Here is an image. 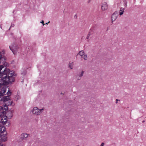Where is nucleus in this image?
Wrapping results in <instances>:
<instances>
[{
    "instance_id": "obj_7",
    "label": "nucleus",
    "mask_w": 146,
    "mask_h": 146,
    "mask_svg": "<svg viewBox=\"0 0 146 146\" xmlns=\"http://www.w3.org/2000/svg\"><path fill=\"white\" fill-rule=\"evenodd\" d=\"M118 12L117 11L114 12L112 15L111 17V20L112 22L115 21L118 16Z\"/></svg>"
},
{
    "instance_id": "obj_1",
    "label": "nucleus",
    "mask_w": 146,
    "mask_h": 146,
    "mask_svg": "<svg viewBox=\"0 0 146 146\" xmlns=\"http://www.w3.org/2000/svg\"><path fill=\"white\" fill-rule=\"evenodd\" d=\"M16 76L14 72L12 71L10 74V76L9 77L5 78L3 79L2 78H0V90L1 88H2L3 85H7L9 84H11L12 82H14L15 78Z\"/></svg>"
},
{
    "instance_id": "obj_34",
    "label": "nucleus",
    "mask_w": 146,
    "mask_h": 146,
    "mask_svg": "<svg viewBox=\"0 0 146 146\" xmlns=\"http://www.w3.org/2000/svg\"><path fill=\"white\" fill-rule=\"evenodd\" d=\"M26 71H25L24 72V73L25 74L26 73Z\"/></svg>"
},
{
    "instance_id": "obj_11",
    "label": "nucleus",
    "mask_w": 146,
    "mask_h": 146,
    "mask_svg": "<svg viewBox=\"0 0 146 146\" xmlns=\"http://www.w3.org/2000/svg\"><path fill=\"white\" fill-rule=\"evenodd\" d=\"M7 109L8 107L6 106L3 107L2 111H1V113H2L3 116L6 114V111L7 110Z\"/></svg>"
},
{
    "instance_id": "obj_4",
    "label": "nucleus",
    "mask_w": 146,
    "mask_h": 146,
    "mask_svg": "<svg viewBox=\"0 0 146 146\" xmlns=\"http://www.w3.org/2000/svg\"><path fill=\"white\" fill-rule=\"evenodd\" d=\"M9 48L11 50L14 54H15V52H16L18 48V46L15 43H13L9 46Z\"/></svg>"
},
{
    "instance_id": "obj_31",
    "label": "nucleus",
    "mask_w": 146,
    "mask_h": 146,
    "mask_svg": "<svg viewBox=\"0 0 146 146\" xmlns=\"http://www.w3.org/2000/svg\"><path fill=\"white\" fill-rule=\"evenodd\" d=\"M145 121H144V120H143V121H142V122H143V123H144V122H145Z\"/></svg>"
},
{
    "instance_id": "obj_21",
    "label": "nucleus",
    "mask_w": 146,
    "mask_h": 146,
    "mask_svg": "<svg viewBox=\"0 0 146 146\" xmlns=\"http://www.w3.org/2000/svg\"><path fill=\"white\" fill-rule=\"evenodd\" d=\"M81 77H79V76H78V77L77 78V79H78V80H80V79H81Z\"/></svg>"
},
{
    "instance_id": "obj_33",
    "label": "nucleus",
    "mask_w": 146,
    "mask_h": 146,
    "mask_svg": "<svg viewBox=\"0 0 146 146\" xmlns=\"http://www.w3.org/2000/svg\"><path fill=\"white\" fill-rule=\"evenodd\" d=\"M0 28H1L2 29V27H1V26H0Z\"/></svg>"
},
{
    "instance_id": "obj_2",
    "label": "nucleus",
    "mask_w": 146,
    "mask_h": 146,
    "mask_svg": "<svg viewBox=\"0 0 146 146\" xmlns=\"http://www.w3.org/2000/svg\"><path fill=\"white\" fill-rule=\"evenodd\" d=\"M7 122L6 117L2 118L0 121V137H2L3 136L4 137L2 139L4 142L7 141V138L6 137L7 132H6V129L3 125L5 124Z\"/></svg>"
},
{
    "instance_id": "obj_35",
    "label": "nucleus",
    "mask_w": 146,
    "mask_h": 146,
    "mask_svg": "<svg viewBox=\"0 0 146 146\" xmlns=\"http://www.w3.org/2000/svg\"><path fill=\"white\" fill-rule=\"evenodd\" d=\"M108 30V29H107V31Z\"/></svg>"
},
{
    "instance_id": "obj_24",
    "label": "nucleus",
    "mask_w": 146,
    "mask_h": 146,
    "mask_svg": "<svg viewBox=\"0 0 146 146\" xmlns=\"http://www.w3.org/2000/svg\"><path fill=\"white\" fill-rule=\"evenodd\" d=\"M69 67L71 69L72 68V66L70 65L69 64Z\"/></svg>"
},
{
    "instance_id": "obj_18",
    "label": "nucleus",
    "mask_w": 146,
    "mask_h": 146,
    "mask_svg": "<svg viewBox=\"0 0 146 146\" xmlns=\"http://www.w3.org/2000/svg\"><path fill=\"white\" fill-rule=\"evenodd\" d=\"M82 58H84V59L85 60H86L87 58V55H84V56H82Z\"/></svg>"
},
{
    "instance_id": "obj_37",
    "label": "nucleus",
    "mask_w": 146,
    "mask_h": 146,
    "mask_svg": "<svg viewBox=\"0 0 146 146\" xmlns=\"http://www.w3.org/2000/svg\"><path fill=\"white\" fill-rule=\"evenodd\" d=\"M1 117H0V118Z\"/></svg>"
},
{
    "instance_id": "obj_36",
    "label": "nucleus",
    "mask_w": 146,
    "mask_h": 146,
    "mask_svg": "<svg viewBox=\"0 0 146 146\" xmlns=\"http://www.w3.org/2000/svg\"><path fill=\"white\" fill-rule=\"evenodd\" d=\"M77 146H79V145H77Z\"/></svg>"
},
{
    "instance_id": "obj_25",
    "label": "nucleus",
    "mask_w": 146,
    "mask_h": 146,
    "mask_svg": "<svg viewBox=\"0 0 146 146\" xmlns=\"http://www.w3.org/2000/svg\"><path fill=\"white\" fill-rule=\"evenodd\" d=\"M13 103V102L12 101H11V104H10V105H12Z\"/></svg>"
},
{
    "instance_id": "obj_27",
    "label": "nucleus",
    "mask_w": 146,
    "mask_h": 146,
    "mask_svg": "<svg viewBox=\"0 0 146 146\" xmlns=\"http://www.w3.org/2000/svg\"><path fill=\"white\" fill-rule=\"evenodd\" d=\"M127 4H126V3H125V7H126L127 6Z\"/></svg>"
},
{
    "instance_id": "obj_6",
    "label": "nucleus",
    "mask_w": 146,
    "mask_h": 146,
    "mask_svg": "<svg viewBox=\"0 0 146 146\" xmlns=\"http://www.w3.org/2000/svg\"><path fill=\"white\" fill-rule=\"evenodd\" d=\"M9 91L7 93V95H8V96H7L4 97H0V101H2L3 102H6L8 100H9L10 97L9 96L11 94V92H9Z\"/></svg>"
},
{
    "instance_id": "obj_14",
    "label": "nucleus",
    "mask_w": 146,
    "mask_h": 146,
    "mask_svg": "<svg viewBox=\"0 0 146 146\" xmlns=\"http://www.w3.org/2000/svg\"><path fill=\"white\" fill-rule=\"evenodd\" d=\"M4 138L3 137V136L2 137H0V146H5V145L2 143V142L3 141L2 139H4Z\"/></svg>"
},
{
    "instance_id": "obj_3",
    "label": "nucleus",
    "mask_w": 146,
    "mask_h": 146,
    "mask_svg": "<svg viewBox=\"0 0 146 146\" xmlns=\"http://www.w3.org/2000/svg\"><path fill=\"white\" fill-rule=\"evenodd\" d=\"M12 71L13 72V71H10L9 69L4 65H0V78H2L4 79L5 78L10 77Z\"/></svg>"
},
{
    "instance_id": "obj_5",
    "label": "nucleus",
    "mask_w": 146,
    "mask_h": 146,
    "mask_svg": "<svg viewBox=\"0 0 146 146\" xmlns=\"http://www.w3.org/2000/svg\"><path fill=\"white\" fill-rule=\"evenodd\" d=\"M44 110V108L39 109L36 107H35L33 109V113L36 115H39L42 113V111Z\"/></svg>"
},
{
    "instance_id": "obj_8",
    "label": "nucleus",
    "mask_w": 146,
    "mask_h": 146,
    "mask_svg": "<svg viewBox=\"0 0 146 146\" xmlns=\"http://www.w3.org/2000/svg\"><path fill=\"white\" fill-rule=\"evenodd\" d=\"M6 89L5 87L3 86L2 88L0 90V97H3L5 94V93L6 91Z\"/></svg>"
},
{
    "instance_id": "obj_15",
    "label": "nucleus",
    "mask_w": 146,
    "mask_h": 146,
    "mask_svg": "<svg viewBox=\"0 0 146 146\" xmlns=\"http://www.w3.org/2000/svg\"><path fill=\"white\" fill-rule=\"evenodd\" d=\"M84 52L83 51H81L79 52V54L81 56V57L84 55Z\"/></svg>"
},
{
    "instance_id": "obj_16",
    "label": "nucleus",
    "mask_w": 146,
    "mask_h": 146,
    "mask_svg": "<svg viewBox=\"0 0 146 146\" xmlns=\"http://www.w3.org/2000/svg\"><path fill=\"white\" fill-rule=\"evenodd\" d=\"M3 109V106H0V112H1V113L0 114V117H2L3 115V114H2V113H1V111H2V109Z\"/></svg>"
},
{
    "instance_id": "obj_19",
    "label": "nucleus",
    "mask_w": 146,
    "mask_h": 146,
    "mask_svg": "<svg viewBox=\"0 0 146 146\" xmlns=\"http://www.w3.org/2000/svg\"><path fill=\"white\" fill-rule=\"evenodd\" d=\"M40 23H42L43 25H44L45 24L44 23V22L43 20L42 21H41L40 22Z\"/></svg>"
},
{
    "instance_id": "obj_9",
    "label": "nucleus",
    "mask_w": 146,
    "mask_h": 146,
    "mask_svg": "<svg viewBox=\"0 0 146 146\" xmlns=\"http://www.w3.org/2000/svg\"><path fill=\"white\" fill-rule=\"evenodd\" d=\"M108 9V5L106 2H104L102 6V10L105 11Z\"/></svg>"
},
{
    "instance_id": "obj_20",
    "label": "nucleus",
    "mask_w": 146,
    "mask_h": 146,
    "mask_svg": "<svg viewBox=\"0 0 146 146\" xmlns=\"http://www.w3.org/2000/svg\"><path fill=\"white\" fill-rule=\"evenodd\" d=\"M14 26V24H11V25L10 28L9 29V30L10 29V28L11 27H13Z\"/></svg>"
},
{
    "instance_id": "obj_26",
    "label": "nucleus",
    "mask_w": 146,
    "mask_h": 146,
    "mask_svg": "<svg viewBox=\"0 0 146 146\" xmlns=\"http://www.w3.org/2000/svg\"><path fill=\"white\" fill-rule=\"evenodd\" d=\"M116 100V101H117L116 103H117V102L118 101H119V100H118V99H117Z\"/></svg>"
},
{
    "instance_id": "obj_30",
    "label": "nucleus",
    "mask_w": 146,
    "mask_h": 146,
    "mask_svg": "<svg viewBox=\"0 0 146 146\" xmlns=\"http://www.w3.org/2000/svg\"><path fill=\"white\" fill-rule=\"evenodd\" d=\"M11 117H12V115L11 113Z\"/></svg>"
},
{
    "instance_id": "obj_10",
    "label": "nucleus",
    "mask_w": 146,
    "mask_h": 146,
    "mask_svg": "<svg viewBox=\"0 0 146 146\" xmlns=\"http://www.w3.org/2000/svg\"><path fill=\"white\" fill-rule=\"evenodd\" d=\"M28 137V134L26 133H23L21 135L20 139L21 140L25 139Z\"/></svg>"
},
{
    "instance_id": "obj_28",
    "label": "nucleus",
    "mask_w": 146,
    "mask_h": 146,
    "mask_svg": "<svg viewBox=\"0 0 146 146\" xmlns=\"http://www.w3.org/2000/svg\"><path fill=\"white\" fill-rule=\"evenodd\" d=\"M62 95H64V93H61L60 94Z\"/></svg>"
},
{
    "instance_id": "obj_13",
    "label": "nucleus",
    "mask_w": 146,
    "mask_h": 146,
    "mask_svg": "<svg viewBox=\"0 0 146 146\" xmlns=\"http://www.w3.org/2000/svg\"><path fill=\"white\" fill-rule=\"evenodd\" d=\"M125 9L124 8L121 7L120 8L119 10V15H121L123 13Z\"/></svg>"
},
{
    "instance_id": "obj_29",
    "label": "nucleus",
    "mask_w": 146,
    "mask_h": 146,
    "mask_svg": "<svg viewBox=\"0 0 146 146\" xmlns=\"http://www.w3.org/2000/svg\"><path fill=\"white\" fill-rule=\"evenodd\" d=\"M90 1V0H89V1H88V3H89Z\"/></svg>"
},
{
    "instance_id": "obj_22",
    "label": "nucleus",
    "mask_w": 146,
    "mask_h": 146,
    "mask_svg": "<svg viewBox=\"0 0 146 146\" xmlns=\"http://www.w3.org/2000/svg\"><path fill=\"white\" fill-rule=\"evenodd\" d=\"M90 35V33H89V34H88V35L87 37V39H88V38L89 37V36Z\"/></svg>"
},
{
    "instance_id": "obj_32",
    "label": "nucleus",
    "mask_w": 146,
    "mask_h": 146,
    "mask_svg": "<svg viewBox=\"0 0 146 146\" xmlns=\"http://www.w3.org/2000/svg\"><path fill=\"white\" fill-rule=\"evenodd\" d=\"M49 23V21L48 23H46V24H47L48 23Z\"/></svg>"
},
{
    "instance_id": "obj_23",
    "label": "nucleus",
    "mask_w": 146,
    "mask_h": 146,
    "mask_svg": "<svg viewBox=\"0 0 146 146\" xmlns=\"http://www.w3.org/2000/svg\"><path fill=\"white\" fill-rule=\"evenodd\" d=\"M104 143H102L100 146H104Z\"/></svg>"
},
{
    "instance_id": "obj_17",
    "label": "nucleus",
    "mask_w": 146,
    "mask_h": 146,
    "mask_svg": "<svg viewBox=\"0 0 146 146\" xmlns=\"http://www.w3.org/2000/svg\"><path fill=\"white\" fill-rule=\"evenodd\" d=\"M84 73V71H82L79 74V77H81L83 75Z\"/></svg>"
},
{
    "instance_id": "obj_12",
    "label": "nucleus",
    "mask_w": 146,
    "mask_h": 146,
    "mask_svg": "<svg viewBox=\"0 0 146 146\" xmlns=\"http://www.w3.org/2000/svg\"><path fill=\"white\" fill-rule=\"evenodd\" d=\"M1 54V52H0V64H1L2 61L4 62L5 60V57L2 56V55Z\"/></svg>"
}]
</instances>
